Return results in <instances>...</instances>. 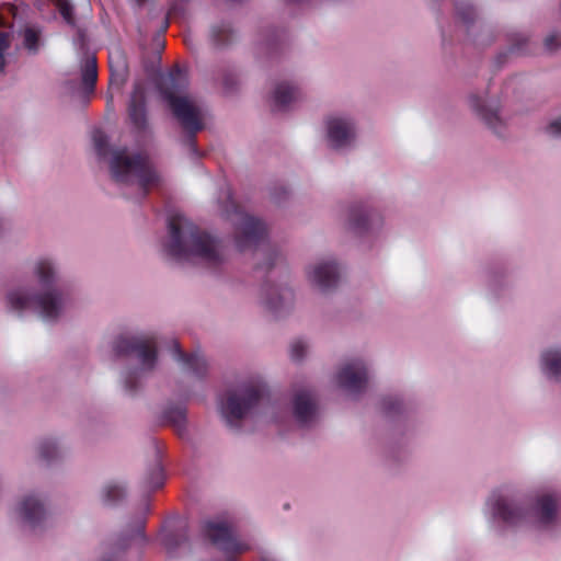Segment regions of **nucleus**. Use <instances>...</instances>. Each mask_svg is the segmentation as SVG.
I'll list each match as a JSON object with an SVG mask.
<instances>
[{
    "label": "nucleus",
    "instance_id": "1",
    "mask_svg": "<svg viewBox=\"0 0 561 561\" xmlns=\"http://www.w3.org/2000/svg\"><path fill=\"white\" fill-rule=\"evenodd\" d=\"M32 273L43 291L16 285L7 291V309L18 316L33 311L44 321H57L71 305L70 296L56 287L60 278L58 264L50 257H39L33 263Z\"/></svg>",
    "mask_w": 561,
    "mask_h": 561
},
{
    "label": "nucleus",
    "instance_id": "2",
    "mask_svg": "<svg viewBox=\"0 0 561 561\" xmlns=\"http://www.w3.org/2000/svg\"><path fill=\"white\" fill-rule=\"evenodd\" d=\"M169 241L165 253L178 263L199 264L210 271H217L228 260L225 242L201 230L184 215L176 214L169 219Z\"/></svg>",
    "mask_w": 561,
    "mask_h": 561
},
{
    "label": "nucleus",
    "instance_id": "3",
    "mask_svg": "<svg viewBox=\"0 0 561 561\" xmlns=\"http://www.w3.org/2000/svg\"><path fill=\"white\" fill-rule=\"evenodd\" d=\"M560 500L557 492H542L536 495L530 508L525 511L515 496L494 493L488 504L493 517L510 526L529 524L538 530L551 531L560 524Z\"/></svg>",
    "mask_w": 561,
    "mask_h": 561
},
{
    "label": "nucleus",
    "instance_id": "4",
    "mask_svg": "<svg viewBox=\"0 0 561 561\" xmlns=\"http://www.w3.org/2000/svg\"><path fill=\"white\" fill-rule=\"evenodd\" d=\"M157 88L173 116L187 133L191 150L197 154L195 135L204 128V110L195 100L185 94L188 88L186 72L176 66L169 72L161 73L157 81Z\"/></svg>",
    "mask_w": 561,
    "mask_h": 561
},
{
    "label": "nucleus",
    "instance_id": "5",
    "mask_svg": "<svg viewBox=\"0 0 561 561\" xmlns=\"http://www.w3.org/2000/svg\"><path fill=\"white\" fill-rule=\"evenodd\" d=\"M113 352L116 356H124L135 360L138 368L129 371L124 379V388L129 394H135L140 388L141 375L152 373L158 366V343L154 335H119L113 342Z\"/></svg>",
    "mask_w": 561,
    "mask_h": 561
},
{
    "label": "nucleus",
    "instance_id": "6",
    "mask_svg": "<svg viewBox=\"0 0 561 561\" xmlns=\"http://www.w3.org/2000/svg\"><path fill=\"white\" fill-rule=\"evenodd\" d=\"M108 163L113 181L122 185L137 184L142 196L160 180L146 156L130 153L127 148L112 150Z\"/></svg>",
    "mask_w": 561,
    "mask_h": 561
},
{
    "label": "nucleus",
    "instance_id": "7",
    "mask_svg": "<svg viewBox=\"0 0 561 561\" xmlns=\"http://www.w3.org/2000/svg\"><path fill=\"white\" fill-rule=\"evenodd\" d=\"M225 202L220 205L221 216L233 226L237 249L244 252L257 248L266 237V227L262 220L245 214L232 201L229 187L221 190Z\"/></svg>",
    "mask_w": 561,
    "mask_h": 561
},
{
    "label": "nucleus",
    "instance_id": "8",
    "mask_svg": "<svg viewBox=\"0 0 561 561\" xmlns=\"http://www.w3.org/2000/svg\"><path fill=\"white\" fill-rule=\"evenodd\" d=\"M264 394V387L253 382H245L227 391L219 405L226 424L231 430L240 431L241 420L253 413L262 403Z\"/></svg>",
    "mask_w": 561,
    "mask_h": 561
},
{
    "label": "nucleus",
    "instance_id": "9",
    "mask_svg": "<svg viewBox=\"0 0 561 561\" xmlns=\"http://www.w3.org/2000/svg\"><path fill=\"white\" fill-rule=\"evenodd\" d=\"M369 380V373L363 359L354 358L345 362L335 374L337 388L347 396L357 398L366 391Z\"/></svg>",
    "mask_w": 561,
    "mask_h": 561
},
{
    "label": "nucleus",
    "instance_id": "10",
    "mask_svg": "<svg viewBox=\"0 0 561 561\" xmlns=\"http://www.w3.org/2000/svg\"><path fill=\"white\" fill-rule=\"evenodd\" d=\"M455 10L468 36L477 45L485 46L493 43L495 34L492 25L479 19L477 10L470 2L456 0Z\"/></svg>",
    "mask_w": 561,
    "mask_h": 561
},
{
    "label": "nucleus",
    "instance_id": "11",
    "mask_svg": "<svg viewBox=\"0 0 561 561\" xmlns=\"http://www.w3.org/2000/svg\"><path fill=\"white\" fill-rule=\"evenodd\" d=\"M202 535L226 554H237L249 550L247 543L238 541L230 526L225 522L205 520Z\"/></svg>",
    "mask_w": 561,
    "mask_h": 561
},
{
    "label": "nucleus",
    "instance_id": "12",
    "mask_svg": "<svg viewBox=\"0 0 561 561\" xmlns=\"http://www.w3.org/2000/svg\"><path fill=\"white\" fill-rule=\"evenodd\" d=\"M356 125L348 116L335 115L327 119V137L331 148L345 150L356 141Z\"/></svg>",
    "mask_w": 561,
    "mask_h": 561
},
{
    "label": "nucleus",
    "instance_id": "13",
    "mask_svg": "<svg viewBox=\"0 0 561 561\" xmlns=\"http://www.w3.org/2000/svg\"><path fill=\"white\" fill-rule=\"evenodd\" d=\"M293 414L300 427L313 426L320 416L318 398L309 388L299 389L293 398Z\"/></svg>",
    "mask_w": 561,
    "mask_h": 561
},
{
    "label": "nucleus",
    "instance_id": "14",
    "mask_svg": "<svg viewBox=\"0 0 561 561\" xmlns=\"http://www.w3.org/2000/svg\"><path fill=\"white\" fill-rule=\"evenodd\" d=\"M311 285L322 294H329L336 289L341 272L334 260H321L309 266L307 271Z\"/></svg>",
    "mask_w": 561,
    "mask_h": 561
},
{
    "label": "nucleus",
    "instance_id": "15",
    "mask_svg": "<svg viewBox=\"0 0 561 561\" xmlns=\"http://www.w3.org/2000/svg\"><path fill=\"white\" fill-rule=\"evenodd\" d=\"M262 304L275 317L288 314L295 305V294L287 285H265L262 289Z\"/></svg>",
    "mask_w": 561,
    "mask_h": 561
},
{
    "label": "nucleus",
    "instance_id": "16",
    "mask_svg": "<svg viewBox=\"0 0 561 561\" xmlns=\"http://www.w3.org/2000/svg\"><path fill=\"white\" fill-rule=\"evenodd\" d=\"M470 108L483 121V123L499 137L505 131V122L500 115L497 102L488 101L483 96L471 93L468 95Z\"/></svg>",
    "mask_w": 561,
    "mask_h": 561
},
{
    "label": "nucleus",
    "instance_id": "17",
    "mask_svg": "<svg viewBox=\"0 0 561 561\" xmlns=\"http://www.w3.org/2000/svg\"><path fill=\"white\" fill-rule=\"evenodd\" d=\"M382 219L374 209L364 203H354L347 210V227L357 234H363L380 227Z\"/></svg>",
    "mask_w": 561,
    "mask_h": 561
},
{
    "label": "nucleus",
    "instance_id": "18",
    "mask_svg": "<svg viewBox=\"0 0 561 561\" xmlns=\"http://www.w3.org/2000/svg\"><path fill=\"white\" fill-rule=\"evenodd\" d=\"M18 514L22 525L32 531L42 529L47 520L46 507L35 495H27L21 501Z\"/></svg>",
    "mask_w": 561,
    "mask_h": 561
},
{
    "label": "nucleus",
    "instance_id": "19",
    "mask_svg": "<svg viewBox=\"0 0 561 561\" xmlns=\"http://www.w3.org/2000/svg\"><path fill=\"white\" fill-rule=\"evenodd\" d=\"M127 110L131 125L137 130H145L147 128L146 93L141 82L134 84Z\"/></svg>",
    "mask_w": 561,
    "mask_h": 561
},
{
    "label": "nucleus",
    "instance_id": "20",
    "mask_svg": "<svg viewBox=\"0 0 561 561\" xmlns=\"http://www.w3.org/2000/svg\"><path fill=\"white\" fill-rule=\"evenodd\" d=\"M171 354L173 358L183 365V368L191 374H193L196 378H203L207 374V362L206 359L198 354H185L176 340H173L171 343Z\"/></svg>",
    "mask_w": 561,
    "mask_h": 561
},
{
    "label": "nucleus",
    "instance_id": "21",
    "mask_svg": "<svg viewBox=\"0 0 561 561\" xmlns=\"http://www.w3.org/2000/svg\"><path fill=\"white\" fill-rule=\"evenodd\" d=\"M301 93L298 87L283 81L275 85L272 94V110L273 111H285L289 105L299 101Z\"/></svg>",
    "mask_w": 561,
    "mask_h": 561
},
{
    "label": "nucleus",
    "instance_id": "22",
    "mask_svg": "<svg viewBox=\"0 0 561 561\" xmlns=\"http://www.w3.org/2000/svg\"><path fill=\"white\" fill-rule=\"evenodd\" d=\"M540 368L549 380L561 382V350H545L540 355Z\"/></svg>",
    "mask_w": 561,
    "mask_h": 561
},
{
    "label": "nucleus",
    "instance_id": "23",
    "mask_svg": "<svg viewBox=\"0 0 561 561\" xmlns=\"http://www.w3.org/2000/svg\"><path fill=\"white\" fill-rule=\"evenodd\" d=\"M256 268L260 271L268 272L273 267L284 263V255L276 247L266 245L257 249L255 252Z\"/></svg>",
    "mask_w": 561,
    "mask_h": 561
},
{
    "label": "nucleus",
    "instance_id": "24",
    "mask_svg": "<svg viewBox=\"0 0 561 561\" xmlns=\"http://www.w3.org/2000/svg\"><path fill=\"white\" fill-rule=\"evenodd\" d=\"M153 458L145 474V484L149 489H158L163 484V467L161 462V455L156 445L152 446Z\"/></svg>",
    "mask_w": 561,
    "mask_h": 561
},
{
    "label": "nucleus",
    "instance_id": "25",
    "mask_svg": "<svg viewBox=\"0 0 561 561\" xmlns=\"http://www.w3.org/2000/svg\"><path fill=\"white\" fill-rule=\"evenodd\" d=\"M98 79L96 60L94 57H87L81 64V85L85 94L94 91Z\"/></svg>",
    "mask_w": 561,
    "mask_h": 561
},
{
    "label": "nucleus",
    "instance_id": "26",
    "mask_svg": "<svg viewBox=\"0 0 561 561\" xmlns=\"http://www.w3.org/2000/svg\"><path fill=\"white\" fill-rule=\"evenodd\" d=\"M126 488L118 482H108L101 490V500L106 506H115L126 499Z\"/></svg>",
    "mask_w": 561,
    "mask_h": 561
},
{
    "label": "nucleus",
    "instance_id": "27",
    "mask_svg": "<svg viewBox=\"0 0 561 561\" xmlns=\"http://www.w3.org/2000/svg\"><path fill=\"white\" fill-rule=\"evenodd\" d=\"M164 421L174 426L178 431H183L186 425V408L183 404H168L163 410Z\"/></svg>",
    "mask_w": 561,
    "mask_h": 561
},
{
    "label": "nucleus",
    "instance_id": "28",
    "mask_svg": "<svg viewBox=\"0 0 561 561\" xmlns=\"http://www.w3.org/2000/svg\"><path fill=\"white\" fill-rule=\"evenodd\" d=\"M38 457L46 463L58 461L62 458V451L57 442L51 438H45L37 446Z\"/></svg>",
    "mask_w": 561,
    "mask_h": 561
},
{
    "label": "nucleus",
    "instance_id": "29",
    "mask_svg": "<svg viewBox=\"0 0 561 561\" xmlns=\"http://www.w3.org/2000/svg\"><path fill=\"white\" fill-rule=\"evenodd\" d=\"M111 81L123 84L127 78V64L122 53L117 51L111 59Z\"/></svg>",
    "mask_w": 561,
    "mask_h": 561
},
{
    "label": "nucleus",
    "instance_id": "30",
    "mask_svg": "<svg viewBox=\"0 0 561 561\" xmlns=\"http://www.w3.org/2000/svg\"><path fill=\"white\" fill-rule=\"evenodd\" d=\"M188 539L187 528L186 526H183L168 534L163 539V543L169 551L173 552L182 545L187 543Z\"/></svg>",
    "mask_w": 561,
    "mask_h": 561
},
{
    "label": "nucleus",
    "instance_id": "31",
    "mask_svg": "<svg viewBox=\"0 0 561 561\" xmlns=\"http://www.w3.org/2000/svg\"><path fill=\"white\" fill-rule=\"evenodd\" d=\"M211 38L218 46L228 45L233 39V30L228 23L215 25L211 28Z\"/></svg>",
    "mask_w": 561,
    "mask_h": 561
},
{
    "label": "nucleus",
    "instance_id": "32",
    "mask_svg": "<svg viewBox=\"0 0 561 561\" xmlns=\"http://www.w3.org/2000/svg\"><path fill=\"white\" fill-rule=\"evenodd\" d=\"M39 31L34 27H26L23 31V45L32 55L39 50Z\"/></svg>",
    "mask_w": 561,
    "mask_h": 561
},
{
    "label": "nucleus",
    "instance_id": "33",
    "mask_svg": "<svg viewBox=\"0 0 561 561\" xmlns=\"http://www.w3.org/2000/svg\"><path fill=\"white\" fill-rule=\"evenodd\" d=\"M381 409L385 414L392 416L403 410V403L400 398L389 396L381 400Z\"/></svg>",
    "mask_w": 561,
    "mask_h": 561
},
{
    "label": "nucleus",
    "instance_id": "34",
    "mask_svg": "<svg viewBox=\"0 0 561 561\" xmlns=\"http://www.w3.org/2000/svg\"><path fill=\"white\" fill-rule=\"evenodd\" d=\"M57 8H58L60 15L62 16V19L65 20V22L67 24H69V25L76 24L75 8L70 0H58Z\"/></svg>",
    "mask_w": 561,
    "mask_h": 561
},
{
    "label": "nucleus",
    "instance_id": "35",
    "mask_svg": "<svg viewBox=\"0 0 561 561\" xmlns=\"http://www.w3.org/2000/svg\"><path fill=\"white\" fill-rule=\"evenodd\" d=\"M93 144L96 154L104 158L107 153V136L102 130H95L93 133Z\"/></svg>",
    "mask_w": 561,
    "mask_h": 561
},
{
    "label": "nucleus",
    "instance_id": "36",
    "mask_svg": "<svg viewBox=\"0 0 561 561\" xmlns=\"http://www.w3.org/2000/svg\"><path fill=\"white\" fill-rule=\"evenodd\" d=\"M309 350L307 342L302 340L294 341L290 345V357L295 362H300L305 358Z\"/></svg>",
    "mask_w": 561,
    "mask_h": 561
},
{
    "label": "nucleus",
    "instance_id": "37",
    "mask_svg": "<svg viewBox=\"0 0 561 561\" xmlns=\"http://www.w3.org/2000/svg\"><path fill=\"white\" fill-rule=\"evenodd\" d=\"M145 520L139 518L136 520L135 525L127 531L126 538L122 539L123 545H126V541L133 538H141L145 540Z\"/></svg>",
    "mask_w": 561,
    "mask_h": 561
},
{
    "label": "nucleus",
    "instance_id": "38",
    "mask_svg": "<svg viewBox=\"0 0 561 561\" xmlns=\"http://www.w3.org/2000/svg\"><path fill=\"white\" fill-rule=\"evenodd\" d=\"M10 48L9 34L5 32H0V73L4 71L5 68V57L4 53Z\"/></svg>",
    "mask_w": 561,
    "mask_h": 561
},
{
    "label": "nucleus",
    "instance_id": "39",
    "mask_svg": "<svg viewBox=\"0 0 561 561\" xmlns=\"http://www.w3.org/2000/svg\"><path fill=\"white\" fill-rule=\"evenodd\" d=\"M510 41L513 43L511 44L508 51L510 53H516L519 51L527 43V36L524 34H514L510 35Z\"/></svg>",
    "mask_w": 561,
    "mask_h": 561
},
{
    "label": "nucleus",
    "instance_id": "40",
    "mask_svg": "<svg viewBox=\"0 0 561 561\" xmlns=\"http://www.w3.org/2000/svg\"><path fill=\"white\" fill-rule=\"evenodd\" d=\"M545 47L549 53H554L561 47V38L558 35H549L545 39Z\"/></svg>",
    "mask_w": 561,
    "mask_h": 561
},
{
    "label": "nucleus",
    "instance_id": "41",
    "mask_svg": "<svg viewBox=\"0 0 561 561\" xmlns=\"http://www.w3.org/2000/svg\"><path fill=\"white\" fill-rule=\"evenodd\" d=\"M547 133L553 137H561V117L547 127Z\"/></svg>",
    "mask_w": 561,
    "mask_h": 561
},
{
    "label": "nucleus",
    "instance_id": "42",
    "mask_svg": "<svg viewBox=\"0 0 561 561\" xmlns=\"http://www.w3.org/2000/svg\"><path fill=\"white\" fill-rule=\"evenodd\" d=\"M224 85H225L227 93H232L237 85V80L232 77H226L224 80Z\"/></svg>",
    "mask_w": 561,
    "mask_h": 561
},
{
    "label": "nucleus",
    "instance_id": "43",
    "mask_svg": "<svg viewBox=\"0 0 561 561\" xmlns=\"http://www.w3.org/2000/svg\"><path fill=\"white\" fill-rule=\"evenodd\" d=\"M101 561H121V554L114 553L111 556H104Z\"/></svg>",
    "mask_w": 561,
    "mask_h": 561
},
{
    "label": "nucleus",
    "instance_id": "44",
    "mask_svg": "<svg viewBox=\"0 0 561 561\" xmlns=\"http://www.w3.org/2000/svg\"><path fill=\"white\" fill-rule=\"evenodd\" d=\"M4 228H5V224H4L3 219H2V218H0V232H1L2 230H4Z\"/></svg>",
    "mask_w": 561,
    "mask_h": 561
},
{
    "label": "nucleus",
    "instance_id": "45",
    "mask_svg": "<svg viewBox=\"0 0 561 561\" xmlns=\"http://www.w3.org/2000/svg\"><path fill=\"white\" fill-rule=\"evenodd\" d=\"M134 1L137 3V5H142L145 2V0H134Z\"/></svg>",
    "mask_w": 561,
    "mask_h": 561
},
{
    "label": "nucleus",
    "instance_id": "46",
    "mask_svg": "<svg viewBox=\"0 0 561 561\" xmlns=\"http://www.w3.org/2000/svg\"><path fill=\"white\" fill-rule=\"evenodd\" d=\"M167 26H168V21L165 20L164 25H163V31L167 28Z\"/></svg>",
    "mask_w": 561,
    "mask_h": 561
},
{
    "label": "nucleus",
    "instance_id": "47",
    "mask_svg": "<svg viewBox=\"0 0 561 561\" xmlns=\"http://www.w3.org/2000/svg\"><path fill=\"white\" fill-rule=\"evenodd\" d=\"M275 201H276L277 203H279V202H280V198H278V197H276V196H275Z\"/></svg>",
    "mask_w": 561,
    "mask_h": 561
}]
</instances>
